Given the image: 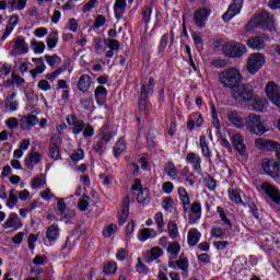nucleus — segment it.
<instances>
[{
  "mask_svg": "<svg viewBox=\"0 0 280 280\" xmlns=\"http://www.w3.org/2000/svg\"><path fill=\"white\" fill-rule=\"evenodd\" d=\"M244 80L242 72L237 68H228L219 73V82L224 89H233L240 86Z\"/></svg>",
  "mask_w": 280,
  "mask_h": 280,
  "instance_id": "f257e3e1",
  "label": "nucleus"
},
{
  "mask_svg": "<svg viewBox=\"0 0 280 280\" xmlns=\"http://www.w3.org/2000/svg\"><path fill=\"white\" fill-rule=\"evenodd\" d=\"M245 127L247 128L248 132H250V135H256L257 137H261V135H266V132H268L266 122L261 116L257 114H249L245 118Z\"/></svg>",
  "mask_w": 280,
  "mask_h": 280,
  "instance_id": "f03ea898",
  "label": "nucleus"
},
{
  "mask_svg": "<svg viewBox=\"0 0 280 280\" xmlns=\"http://www.w3.org/2000/svg\"><path fill=\"white\" fill-rule=\"evenodd\" d=\"M215 47H221L224 56L228 58H242L246 54V46L236 42L220 40L215 44Z\"/></svg>",
  "mask_w": 280,
  "mask_h": 280,
  "instance_id": "7ed1b4c3",
  "label": "nucleus"
},
{
  "mask_svg": "<svg viewBox=\"0 0 280 280\" xmlns=\"http://www.w3.org/2000/svg\"><path fill=\"white\" fill-rule=\"evenodd\" d=\"M254 27H260L261 30H267L268 32H276L275 26V15H271L267 11H261L250 20Z\"/></svg>",
  "mask_w": 280,
  "mask_h": 280,
  "instance_id": "20e7f679",
  "label": "nucleus"
},
{
  "mask_svg": "<svg viewBox=\"0 0 280 280\" xmlns=\"http://www.w3.org/2000/svg\"><path fill=\"white\" fill-rule=\"evenodd\" d=\"M254 95L255 92L253 91V88L246 84L241 83L232 89V97L240 104L250 102Z\"/></svg>",
  "mask_w": 280,
  "mask_h": 280,
  "instance_id": "39448f33",
  "label": "nucleus"
},
{
  "mask_svg": "<svg viewBox=\"0 0 280 280\" xmlns=\"http://www.w3.org/2000/svg\"><path fill=\"white\" fill-rule=\"evenodd\" d=\"M261 170L270 178H280V162L273 159H265L261 161Z\"/></svg>",
  "mask_w": 280,
  "mask_h": 280,
  "instance_id": "423d86ee",
  "label": "nucleus"
},
{
  "mask_svg": "<svg viewBox=\"0 0 280 280\" xmlns=\"http://www.w3.org/2000/svg\"><path fill=\"white\" fill-rule=\"evenodd\" d=\"M264 65H266V57L260 52H254L247 60V71L252 75H255Z\"/></svg>",
  "mask_w": 280,
  "mask_h": 280,
  "instance_id": "0eeeda50",
  "label": "nucleus"
},
{
  "mask_svg": "<svg viewBox=\"0 0 280 280\" xmlns=\"http://www.w3.org/2000/svg\"><path fill=\"white\" fill-rule=\"evenodd\" d=\"M265 93H266L269 102H271V104H273V106H277V108H280V86H279V84H277L275 81L268 82L265 86Z\"/></svg>",
  "mask_w": 280,
  "mask_h": 280,
  "instance_id": "6e6552de",
  "label": "nucleus"
},
{
  "mask_svg": "<svg viewBox=\"0 0 280 280\" xmlns=\"http://www.w3.org/2000/svg\"><path fill=\"white\" fill-rule=\"evenodd\" d=\"M270 40V37L266 34L252 36L247 39L246 45L254 51H264L266 49V43Z\"/></svg>",
  "mask_w": 280,
  "mask_h": 280,
  "instance_id": "1a4fd4ad",
  "label": "nucleus"
},
{
  "mask_svg": "<svg viewBox=\"0 0 280 280\" xmlns=\"http://www.w3.org/2000/svg\"><path fill=\"white\" fill-rule=\"evenodd\" d=\"M209 16H211V10L207 8L196 9L194 12L195 25L202 30V27H206L207 22L209 21Z\"/></svg>",
  "mask_w": 280,
  "mask_h": 280,
  "instance_id": "9d476101",
  "label": "nucleus"
},
{
  "mask_svg": "<svg viewBox=\"0 0 280 280\" xmlns=\"http://www.w3.org/2000/svg\"><path fill=\"white\" fill-rule=\"evenodd\" d=\"M228 121H230V126L237 128L238 130H244L246 128V118L244 115L237 110H230L226 113Z\"/></svg>",
  "mask_w": 280,
  "mask_h": 280,
  "instance_id": "9b49d317",
  "label": "nucleus"
},
{
  "mask_svg": "<svg viewBox=\"0 0 280 280\" xmlns=\"http://www.w3.org/2000/svg\"><path fill=\"white\" fill-rule=\"evenodd\" d=\"M242 8H244V0H233L228 11L222 15L224 23H229L234 16H237L242 12Z\"/></svg>",
  "mask_w": 280,
  "mask_h": 280,
  "instance_id": "f8f14e48",
  "label": "nucleus"
},
{
  "mask_svg": "<svg viewBox=\"0 0 280 280\" xmlns=\"http://www.w3.org/2000/svg\"><path fill=\"white\" fill-rule=\"evenodd\" d=\"M254 145L257 150H261L262 152H275V150H279V143L277 141L266 138H257Z\"/></svg>",
  "mask_w": 280,
  "mask_h": 280,
  "instance_id": "ddd939ff",
  "label": "nucleus"
},
{
  "mask_svg": "<svg viewBox=\"0 0 280 280\" xmlns=\"http://www.w3.org/2000/svg\"><path fill=\"white\" fill-rule=\"evenodd\" d=\"M260 189L264 191V194H266V196H268V198H270V200H272V202L280 205V191L277 189V187L268 182H264L260 185Z\"/></svg>",
  "mask_w": 280,
  "mask_h": 280,
  "instance_id": "4468645a",
  "label": "nucleus"
},
{
  "mask_svg": "<svg viewBox=\"0 0 280 280\" xmlns=\"http://www.w3.org/2000/svg\"><path fill=\"white\" fill-rule=\"evenodd\" d=\"M68 126L72 127L73 135H80L84 130V120L78 119L75 115H68L66 117Z\"/></svg>",
  "mask_w": 280,
  "mask_h": 280,
  "instance_id": "2eb2a0df",
  "label": "nucleus"
},
{
  "mask_svg": "<svg viewBox=\"0 0 280 280\" xmlns=\"http://www.w3.org/2000/svg\"><path fill=\"white\" fill-rule=\"evenodd\" d=\"M232 143L241 156H248V153L246 152V144L244 143V136L242 133L233 135Z\"/></svg>",
  "mask_w": 280,
  "mask_h": 280,
  "instance_id": "dca6fc26",
  "label": "nucleus"
},
{
  "mask_svg": "<svg viewBox=\"0 0 280 280\" xmlns=\"http://www.w3.org/2000/svg\"><path fill=\"white\" fill-rule=\"evenodd\" d=\"M30 51V45L25 43L24 37H16L14 39V45H13V54L15 56H23L25 54H28Z\"/></svg>",
  "mask_w": 280,
  "mask_h": 280,
  "instance_id": "f3484780",
  "label": "nucleus"
},
{
  "mask_svg": "<svg viewBox=\"0 0 280 280\" xmlns=\"http://www.w3.org/2000/svg\"><path fill=\"white\" fill-rule=\"evenodd\" d=\"M186 163H188V165H192L197 174H202V158H200L197 153H188L186 155Z\"/></svg>",
  "mask_w": 280,
  "mask_h": 280,
  "instance_id": "a211bd4d",
  "label": "nucleus"
},
{
  "mask_svg": "<svg viewBox=\"0 0 280 280\" xmlns=\"http://www.w3.org/2000/svg\"><path fill=\"white\" fill-rule=\"evenodd\" d=\"M23 226V223L21 222V219L19 218V214L12 212L5 222L3 223V229H13L14 231H19Z\"/></svg>",
  "mask_w": 280,
  "mask_h": 280,
  "instance_id": "6ab92c4d",
  "label": "nucleus"
},
{
  "mask_svg": "<svg viewBox=\"0 0 280 280\" xmlns=\"http://www.w3.org/2000/svg\"><path fill=\"white\" fill-rule=\"evenodd\" d=\"M91 84H93V79L91 78V75L82 74L79 78L77 89L81 93H89V91L91 90Z\"/></svg>",
  "mask_w": 280,
  "mask_h": 280,
  "instance_id": "aec40b11",
  "label": "nucleus"
},
{
  "mask_svg": "<svg viewBox=\"0 0 280 280\" xmlns=\"http://www.w3.org/2000/svg\"><path fill=\"white\" fill-rule=\"evenodd\" d=\"M190 213L189 224L194 225L202 218V205L200 202H194L190 206Z\"/></svg>",
  "mask_w": 280,
  "mask_h": 280,
  "instance_id": "412c9836",
  "label": "nucleus"
},
{
  "mask_svg": "<svg viewBox=\"0 0 280 280\" xmlns=\"http://www.w3.org/2000/svg\"><path fill=\"white\" fill-rule=\"evenodd\" d=\"M46 240H48L50 244H56V242L60 240V228L58 224H51L46 229Z\"/></svg>",
  "mask_w": 280,
  "mask_h": 280,
  "instance_id": "4be33fe9",
  "label": "nucleus"
},
{
  "mask_svg": "<svg viewBox=\"0 0 280 280\" xmlns=\"http://www.w3.org/2000/svg\"><path fill=\"white\" fill-rule=\"evenodd\" d=\"M128 215H130V197L126 196L122 200V208L118 215L119 224H126Z\"/></svg>",
  "mask_w": 280,
  "mask_h": 280,
  "instance_id": "5701e85b",
  "label": "nucleus"
},
{
  "mask_svg": "<svg viewBox=\"0 0 280 280\" xmlns=\"http://www.w3.org/2000/svg\"><path fill=\"white\" fill-rule=\"evenodd\" d=\"M201 237H202V233H200L198 229L196 228L189 229L188 235H187L188 246H190L191 248H194V246H198V243L200 242Z\"/></svg>",
  "mask_w": 280,
  "mask_h": 280,
  "instance_id": "b1692460",
  "label": "nucleus"
},
{
  "mask_svg": "<svg viewBox=\"0 0 280 280\" xmlns=\"http://www.w3.org/2000/svg\"><path fill=\"white\" fill-rule=\"evenodd\" d=\"M94 97L98 106H104V104H106V100H108V90L103 85H98L94 91Z\"/></svg>",
  "mask_w": 280,
  "mask_h": 280,
  "instance_id": "393cba45",
  "label": "nucleus"
},
{
  "mask_svg": "<svg viewBox=\"0 0 280 280\" xmlns=\"http://www.w3.org/2000/svg\"><path fill=\"white\" fill-rule=\"evenodd\" d=\"M128 3L126 2V0H116L114 3V14H115V19H117V21H121V19H124V14H126V8H127Z\"/></svg>",
  "mask_w": 280,
  "mask_h": 280,
  "instance_id": "a878e982",
  "label": "nucleus"
},
{
  "mask_svg": "<svg viewBox=\"0 0 280 280\" xmlns=\"http://www.w3.org/2000/svg\"><path fill=\"white\" fill-rule=\"evenodd\" d=\"M38 124V117L34 115L23 116L20 120V126L23 130H30Z\"/></svg>",
  "mask_w": 280,
  "mask_h": 280,
  "instance_id": "bb28decb",
  "label": "nucleus"
},
{
  "mask_svg": "<svg viewBox=\"0 0 280 280\" xmlns=\"http://www.w3.org/2000/svg\"><path fill=\"white\" fill-rule=\"evenodd\" d=\"M178 198L184 205V213H189V207L191 206V200L189 199V194L183 187H179L177 190Z\"/></svg>",
  "mask_w": 280,
  "mask_h": 280,
  "instance_id": "cd10ccee",
  "label": "nucleus"
},
{
  "mask_svg": "<svg viewBox=\"0 0 280 280\" xmlns=\"http://www.w3.org/2000/svg\"><path fill=\"white\" fill-rule=\"evenodd\" d=\"M43 161V154L38 152H32L28 154V156L25 159L24 163L28 170H34V165H38Z\"/></svg>",
  "mask_w": 280,
  "mask_h": 280,
  "instance_id": "c85d7f7f",
  "label": "nucleus"
},
{
  "mask_svg": "<svg viewBox=\"0 0 280 280\" xmlns=\"http://www.w3.org/2000/svg\"><path fill=\"white\" fill-rule=\"evenodd\" d=\"M164 173L171 178V180H176L178 178V168L174 162H168L165 164Z\"/></svg>",
  "mask_w": 280,
  "mask_h": 280,
  "instance_id": "c756f323",
  "label": "nucleus"
},
{
  "mask_svg": "<svg viewBox=\"0 0 280 280\" xmlns=\"http://www.w3.org/2000/svg\"><path fill=\"white\" fill-rule=\"evenodd\" d=\"M199 148H201V154L206 159H211V149L209 148V141H207L206 136H200Z\"/></svg>",
  "mask_w": 280,
  "mask_h": 280,
  "instance_id": "7c9ffc66",
  "label": "nucleus"
},
{
  "mask_svg": "<svg viewBox=\"0 0 280 280\" xmlns=\"http://www.w3.org/2000/svg\"><path fill=\"white\" fill-rule=\"evenodd\" d=\"M47 185V177L44 174L37 175L31 182L32 189H43Z\"/></svg>",
  "mask_w": 280,
  "mask_h": 280,
  "instance_id": "2f4dec72",
  "label": "nucleus"
},
{
  "mask_svg": "<svg viewBox=\"0 0 280 280\" xmlns=\"http://www.w3.org/2000/svg\"><path fill=\"white\" fill-rule=\"evenodd\" d=\"M228 194L232 202H235V205H244V201L242 200V190L230 188Z\"/></svg>",
  "mask_w": 280,
  "mask_h": 280,
  "instance_id": "473e14b6",
  "label": "nucleus"
},
{
  "mask_svg": "<svg viewBox=\"0 0 280 280\" xmlns=\"http://www.w3.org/2000/svg\"><path fill=\"white\" fill-rule=\"evenodd\" d=\"M252 106L256 113H264L268 108V101L266 98H255L252 102Z\"/></svg>",
  "mask_w": 280,
  "mask_h": 280,
  "instance_id": "72a5a7b5",
  "label": "nucleus"
},
{
  "mask_svg": "<svg viewBox=\"0 0 280 280\" xmlns=\"http://www.w3.org/2000/svg\"><path fill=\"white\" fill-rule=\"evenodd\" d=\"M155 233L156 232H154V230L144 228L139 231L137 238L140 242L144 243V242H148V240H150V237H152V235H155Z\"/></svg>",
  "mask_w": 280,
  "mask_h": 280,
  "instance_id": "f704fd0d",
  "label": "nucleus"
},
{
  "mask_svg": "<svg viewBox=\"0 0 280 280\" xmlns=\"http://www.w3.org/2000/svg\"><path fill=\"white\" fill-rule=\"evenodd\" d=\"M126 150H127L126 140L119 139L114 147V156L116 159H119V156H121V154H124Z\"/></svg>",
  "mask_w": 280,
  "mask_h": 280,
  "instance_id": "c9c22d12",
  "label": "nucleus"
},
{
  "mask_svg": "<svg viewBox=\"0 0 280 280\" xmlns=\"http://www.w3.org/2000/svg\"><path fill=\"white\" fill-rule=\"evenodd\" d=\"M19 202V191L16 189H11L9 192V199L7 200V207L9 209H14Z\"/></svg>",
  "mask_w": 280,
  "mask_h": 280,
  "instance_id": "e433bc0d",
  "label": "nucleus"
},
{
  "mask_svg": "<svg viewBox=\"0 0 280 280\" xmlns=\"http://www.w3.org/2000/svg\"><path fill=\"white\" fill-rule=\"evenodd\" d=\"M58 40H60V37L58 36V32L50 33L46 40V45L48 49H56V47L58 46Z\"/></svg>",
  "mask_w": 280,
  "mask_h": 280,
  "instance_id": "4c0bfd02",
  "label": "nucleus"
},
{
  "mask_svg": "<svg viewBox=\"0 0 280 280\" xmlns=\"http://www.w3.org/2000/svg\"><path fill=\"white\" fill-rule=\"evenodd\" d=\"M45 60L49 67H52V69L62 63V59L58 55H46Z\"/></svg>",
  "mask_w": 280,
  "mask_h": 280,
  "instance_id": "58836bf2",
  "label": "nucleus"
},
{
  "mask_svg": "<svg viewBox=\"0 0 280 280\" xmlns=\"http://www.w3.org/2000/svg\"><path fill=\"white\" fill-rule=\"evenodd\" d=\"M78 244V238L74 235H70L66 240L65 246L61 248V250H73Z\"/></svg>",
  "mask_w": 280,
  "mask_h": 280,
  "instance_id": "ea45409f",
  "label": "nucleus"
},
{
  "mask_svg": "<svg viewBox=\"0 0 280 280\" xmlns=\"http://www.w3.org/2000/svg\"><path fill=\"white\" fill-rule=\"evenodd\" d=\"M31 49L34 50V54H44L45 52V43L38 42L36 39L31 40Z\"/></svg>",
  "mask_w": 280,
  "mask_h": 280,
  "instance_id": "a19ab883",
  "label": "nucleus"
},
{
  "mask_svg": "<svg viewBox=\"0 0 280 280\" xmlns=\"http://www.w3.org/2000/svg\"><path fill=\"white\" fill-rule=\"evenodd\" d=\"M148 88L145 85L141 86L140 90V102H139V109L145 110V98L148 97Z\"/></svg>",
  "mask_w": 280,
  "mask_h": 280,
  "instance_id": "79ce46f5",
  "label": "nucleus"
},
{
  "mask_svg": "<svg viewBox=\"0 0 280 280\" xmlns=\"http://www.w3.org/2000/svg\"><path fill=\"white\" fill-rule=\"evenodd\" d=\"M217 213H219L220 220L225 224V226H229V229H233V223H231V220L226 218V213H224V208L217 207Z\"/></svg>",
  "mask_w": 280,
  "mask_h": 280,
  "instance_id": "37998d69",
  "label": "nucleus"
},
{
  "mask_svg": "<svg viewBox=\"0 0 280 280\" xmlns=\"http://www.w3.org/2000/svg\"><path fill=\"white\" fill-rule=\"evenodd\" d=\"M167 253L172 256V259H176L178 257V253H180V244L172 243L168 245Z\"/></svg>",
  "mask_w": 280,
  "mask_h": 280,
  "instance_id": "c03bdc74",
  "label": "nucleus"
},
{
  "mask_svg": "<svg viewBox=\"0 0 280 280\" xmlns=\"http://www.w3.org/2000/svg\"><path fill=\"white\" fill-rule=\"evenodd\" d=\"M203 183L206 187H208L209 191H215V187H218V183L210 175H206L203 178Z\"/></svg>",
  "mask_w": 280,
  "mask_h": 280,
  "instance_id": "a18cd8bd",
  "label": "nucleus"
},
{
  "mask_svg": "<svg viewBox=\"0 0 280 280\" xmlns=\"http://www.w3.org/2000/svg\"><path fill=\"white\" fill-rule=\"evenodd\" d=\"M167 229H168L170 237H172V240H176V237H178V225L176 223L170 221Z\"/></svg>",
  "mask_w": 280,
  "mask_h": 280,
  "instance_id": "49530a36",
  "label": "nucleus"
},
{
  "mask_svg": "<svg viewBox=\"0 0 280 280\" xmlns=\"http://www.w3.org/2000/svg\"><path fill=\"white\" fill-rule=\"evenodd\" d=\"M152 19V7H144L142 9V20L148 25Z\"/></svg>",
  "mask_w": 280,
  "mask_h": 280,
  "instance_id": "de8ad7c7",
  "label": "nucleus"
},
{
  "mask_svg": "<svg viewBox=\"0 0 280 280\" xmlns=\"http://www.w3.org/2000/svg\"><path fill=\"white\" fill-rule=\"evenodd\" d=\"M177 270L187 272L189 270V260L187 258L177 259Z\"/></svg>",
  "mask_w": 280,
  "mask_h": 280,
  "instance_id": "09e8293b",
  "label": "nucleus"
},
{
  "mask_svg": "<svg viewBox=\"0 0 280 280\" xmlns=\"http://www.w3.org/2000/svg\"><path fill=\"white\" fill-rule=\"evenodd\" d=\"M115 233H117V225L115 224L107 225L103 230L104 237H112Z\"/></svg>",
  "mask_w": 280,
  "mask_h": 280,
  "instance_id": "8fccbe9b",
  "label": "nucleus"
},
{
  "mask_svg": "<svg viewBox=\"0 0 280 280\" xmlns=\"http://www.w3.org/2000/svg\"><path fill=\"white\" fill-rule=\"evenodd\" d=\"M94 8H97V0H89L82 8L84 14L92 12Z\"/></svg>",
  "mask_w": 280,
  "mask_h": 280,
  "instance_id": "3c124183",
  "label": "nucleus"
},
{
  "mask_svg": "<svg viewBox=\"0 0 280 280\" xmlns=\"http://www.w3.org/2000/svg\"><path fill=\"white\" fill-rule=\"evenodd\" d=\"M210 233L211 237H215L217 240H224V237H226V234L222 228H213Z\"/></svg>",
  "mask_w": 280,
  "mask_h": 280,
  "instance_id": "603ef678",
  "label": "nucleus"
},
{
  "mask_svg": "<svg viewBox=\"0 0 280 280\" xmlns=\"http://www.w3.org/2000/svg\"><path fill=\"white\" fill-rule=\"evenodd\" d=\"M116 259L117 261H126V259H128V249L126 248L117 249Z\"/></svg>",
  "mask_w": 280,
  "mask_h": 280,
  "instance_id": "864d4df0",
  "label": "nucleus"
},
{
  "mask_svg": "<svg viewBox=\"0 0 280 280\" xmlns=\"http://www.w3.org/2000/svg\"><path fill=\"white\" fill-rule=\"evenodd\" d=\"M117 272V262H109L104 267L105 275H115Z\"/></svg>",
  "mask_w": 280,
  "mask_h": 280,
  "instance_id": "5fc2aeb1",
  "label": "nucleus"
},
{
  "mask_svg": "<svg viewBox=\"0 0 280 280\" xmlns=\"http://www.w3.org/2000/svg\"><path fill=\"white\" fill-rule=\"evenodd\" d=\"M71 161H74V163H78V161H82V159H84V150L79 149L75 150L71 156H70Z\"/></svg>",
  "mask_w": 280,
  "mask_h": 280,
  "instance_id": "6e6d98bb",
  "label": "nucleus"
},
{
  "mask_svg": "<svg viewBox=\"0 0 280 280\" xmlns=\"http://www.w3.org/2000/svg\"><path fill=\"white\" fill-rule=\"evenodd\" d=\"M104 25H106V16L102 14L97 15L94 22L95 30H100V27H104Z\"/></svg>",
  "mask_w": 280,
  "mask_h": 280,
  "instance_id": "4d7b16f0",
  "label": "nucleus"
},
{
  "mask_svg": "<svg viewBox=\"0 0 280 280\" xmlns=\"http://www.w3.org/2000/svg\"><path fill=\"white\" fill-rule=\"evenodd\" d=\"M37 89L47 93L51 89V84H49V81L43 79L37 83Z\"/></svg>",
  "mask_w": 280,
  "mask_h": 280,
  "instance_id": "13d9d810",
  "label": "nucleus"
},
{
  "mask_svg": "<svg viewBox=\"0 0 280 280\" xmlns=\"http://www.w3.org/2000/svg\"><path fill=\"white\" fill-rule=\"evenodd\" d=\"M98 178L102 180V185H104V187H108V185L113 183V176L105 175L104 173L98 174Z\"/></svg>",
  "mask_w": 280,
  "mask_h": 280,
  "instance_id": "bf43d9fd",
  "label": "nucleus"
},
{
  "mask_svg": "<svg viewBox=\"0 0 280 280\" xmlns=\"http://www.w3.org/2000/svg\"><path fill=\"white\" fill-rule=\"evenodd\" d=\"M192 40L197 47V49H202V35L200 33L192 34Z\"/></svg>",
  "mask_w": 280,
  "mask_h": 280,
  "instance_id": "052dcab7",
  "label": "nucleus"
},
{
  "mask_svg": "<svg viewBox=\"0 0 280 280\" xmlns=\"http://www.w3.org/2000/svg\"><path fill=\"white\" fill-rule=\"evenodd\" d=\"M4 106L5 110H9L10 113H15V110H19V101L4 103Z\"/></svg>",
  "mask_w": 280,
  "mask_h": 280,
  "instance_id": "680f3d73",
  "label": "nucleus"
},
{
  "mask_svg": "<svg viewBox=\"0 0 280 280\" xmlns=\"http://www.w3.org/2000/svg\"><path fill=\"white\" fill-rule=\"evenodd\" d=\"M7 127L9 128V130H15V128H19V119L11 117L9 118L7 121Z\"/></svg>",
  "mask_w": 280,
  "mask_h": 280,
  "instance_id": "e2e57ef3",
  "label": "nucleus"
},
{
  "mask_svg": "<svg viewBox=\"0 0 280 280\" xmlns=\"http://www.w3.org/2000/svg\"><path fill=\"white\" fill-rule=\"evenodd\" d=\"M45 264H47V257L46 256L37 255L33 259V266H45Z\"/></svg>",
  "mask_w": 280,
  "mask_h": 280,
  "instance_id": "0e129e2a",
  "label": "nucleus"
},
{
  "mask_svg": "<svg viewBox=\"0 0 280 280\" xmlns=\"http://www.w3.org/2000/svg\"><path fill=\"white\" fill-rule=\"evenodd\" d=\"M62 71L63 70L61 68H59V69L55 70L52 73L46 74L45 78H46V80H50V82H55L56 79L62 73Z\"/></svg>",
  "mask_w": 280,
  "mask_h": 280,
  "instance_id": "69168bd1",
  "label": "nucleus"
},
{
  "mask_svg": "<svg viewBox=\"0 0 280 280\" xmlns=\"http://www.w3.org/2000/svg\"><path fill=\"white\" fill-rule=\"evenodd\" d=\"M162 206H163V209H165V211H172V209H174V199L173 198L164 199Z\"/></svg>",
  "mask_w": 280,
  "mask_h": 280,
  "instance_id": "338daca9",
  "label": "nucleus"
},
{
  "mask_svg": "<svg viewBox=\"0 0 280 280\" xmlns=\"http://www.w3.org/2000/svg\"><path fill=\"white\" fill-rule=\"evenodd\" d=\"M148 196H149V191L148 190H139V194L137 196L138 202L143 205V202H145V200H148Z\"/></svg>",
  "mask_w": 280,
  "mask_h": 280,
  "instance_id": "774afa93",
  "label": "nucleus"
}]
</instances>
